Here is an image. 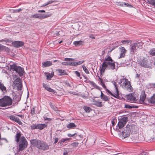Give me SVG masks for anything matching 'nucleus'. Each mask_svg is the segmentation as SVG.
Returning <instances> with one entry per match:
<instances>
[{"label": "nucleus", "instance_id": "obj_1", "mask_svg": "<svg viewBox=\"0 0 155 155\" xmlns=\"http://www.w3.org/2000/svg\"><path fill=\"white\" fill-rule=\"evenodd\" d=\"M115 68L114 62L110 56H107L102 64L101 68L100 70L101 74L103 73L106 69L113 70Z\"/></svg>", "mask_w": 155, "mask_h": 155}, {"label": "nucleus", "instance_id": "obj_2", "mask_svg": "<svg viewBox=\"0 0 155 155\" xmlns=\"http://www.w3.org/2000/svg\"><path fill=\"white\" fill-rule=\"evenodd\" d=\"M30 142L33 146L38 149L45 150L49 149L48 145L44 141L38 139H34L31 140Z\"/></svg>", "mask_w": 155, "mask_h": 155}, {"label": "nucleus", "instance_id": "obj_3", "mask_svg": "<svg viewBox=\"0 0 155 155\" xmlns=\"http://www.w3.org/2000/svg\"><path fill=\"white\" fill-rule=\"evenodd\" d=\"M21 136L20 133H17L15 137V140L17 143L19 142V149L22 151L27 147L28 142L25 138L23 136L21 137Z\"/></svg>", "mask_w": 155, "mask_h": 155}, {"label": "nucleus", "instance_id": "obj_4", "mask_svg": "<svg viewBox=\"0 0 155 155\" xmlns=\"http://www.w3.org/2000/svg\"><path fill=\"white\" fill-rule=\"evenodd\" d=\"M119 83L123 89L129 92L132 91V87L131 86L130 82L127 79L124 78L123 77L120 79Z\"/></svg>", "mask_w": 155, "mask_h": 155}, {"label": "nucleus", "instance_id": "obj_5", "mask_svg": "<svg viewBox=\"0 0 155 155\" xmlns=\"http://www.w3.org/2000/svg\"><path fill=\"white\" fill-rule=\"evenodd\" d=\"M12 103V100L9 96H5L0 99V106L5 107L11 106Z\"/></svg>", "mask_w": 155, "mask_h": 155}, {"label": "nucleus", "instance_id": "obj_6", "mask_svg": "<svg viewBox=\"0 0 155 155\" xmlns=\"http://www.w3.org/2000/svg\"><path fill=\"white\" fill-rule=\"evenodd\" d=\"M135 127V126L133 125H127L126 127V130L122 132V136L124 138L129 137L130 134H131L133 132V128H134Z\"/></svg>", "mask_w": 155, "mask_h": 155}, {"label": "nucleus", "instance_id": "obj_7", "mask_svg": "<svg viewBox=\"0 0 155 155\" xmlns=\"http://www.w3.org/2000/svg\"><path fill=\"white\" fill-rule=\"evenodd\" d=\"M143 43L142 42L134 43L131 45L129 47V50L130 54H133L136 51L137 48H142Z\"/></svg>", "mask_w": 155, "mask_h": 155}, {"label": "nucleus", "instance_id": "obj_8", "mask_svg": "<svg viewBox=\"0 0 155 155\" xmlns=\"http://www.w3.org/2000/svg\"><path fill=\"white\" fill-rule=\"evenodd\" d=\"M10 68L12 70L16 71L20 76H22L25 73L23 68L20 66H17L15 64L11 65Z\"/></svg>", "mask_w": 155, "mask_h": 155}, {"label": "nucleus", "instance_id": "obj_9", "mask_svg": "<svg viewBox=\"0 0 155 155\" xmlns=\"http://www.w3.org/2000/svg\"><path fill=\"white\" fill-rule=\"evenodd\" d=\"M51 15L52 14L49 13H47V14H34L33 15H31L30 16V18H38L41 20L49 17L51 16Z\"/></svg>", "mask_w": 155, "mask_h": 155}, {"label": "nucleus", "instance_id": "obj_10", "mask_svg": "<svg viewBox=\"0 0 155 155\" xmlns=\"http://www.w3.org/2000/svg\"><path fill=\"white\" fill-rule=\"evenodd\" d=\"M128 117H124L119 119V121L117 125L119 129L122 128L126 124L128 121Z\"/></svg>", "mask_w": 155, "mask_h": 155}, {"label": "nucleus", "instance_id": "obj_11", "mask_svg": "<svg viewBox=\"0 0 155 155\" xmlns=\"http://www.w3.org/2000/svg\"><path fill=\"white\" fill-rule=\"evenodd\" d=\"M14 85L17 87L18 90H21L22 84L21 82V80L19 78H16L13 83Z\"/></svg>", "mask_w": 155, "mask_h": 155}, {"label": "nucleus", "instance_id": "obj_12", "mask_svg": "<svg viewBox=\"0 0 155 155\" xmlns=\"http://www.w3.org/2000/svg\"><path fill=\"white\" fill-rule=\"evenodd\" d=\"M127 99L130 101L135 102L138 99L137 95L134 93L130 94L127 96Z\"/></svg>", "mask_w": 155, "mask_h": 155}, {"label": "nucleus", "instance_id": "obj_13", "mask_svg": "<svg viewBox=\"0 0 155 155\" xmlns=\"http://www.w3.org/2000/svg\"><path fill=\"white\" fill-rule=\"evenodd\" d=\"M148 61L143 59V60H140L138 61V64L140 65L143 67L148 68L149 66L148 64Z\"/></svg>", "mask_w": 155, "mask_h": 155}, {"label": "nucleus", "instance_id": "obj_14", "mask_svg": "<svg viewBox=\"0 0 155 155\" xmlns=\"http://www.w3.org/2000/svg\"><path fill=\"white\" fill-rule=\"evenodd\" d=\"M119 49L120 50V57H118V58H120L124 57L125 56V54L127 51V50L124 47H119Z\"/></svg>", "mask_w": 155, "mask_h": 155}, {"label": "nucleus", "instance_id": "obj_15", "mask_svg": "<svg viewBox=\"0 0 155 155\" xmlns=\"http://www.w3.org/2000/svg\"><path fill=\"white\" fill-rule=\"evenodd\" d=\"M12 44L15 47L18 48L23 46L24 44V43L22 41H16L13 42Z\"/></svg>", "mask_w": 155, "mask_h": 155}, {"label": "nucleus", "instance_id": "obj_16", "mask_svg": "<svg viewBox=\"0 0 155 155\" xmlns=\"http://www.w3.org/2000/svg\"><path fill=\"white\" fill-rule=\"evenodd\" d=\"M146 97L144 91H142L141 92V94L140 95V102L141 104L144 102V100Z\"/></svg>", "mask_w": 155, "mask_h": 155}, {"label": "nucleus", "instance_id": "obj_17", "mask_svg": "<svg viewBox=\"0 0 155 155\" xmlns=\"http://www.w3.org/2000/svg\"><path fill=\"white\" fill-rule=\"evenodd\" d=\"M43 87L47 90L48 91L54 93H56L55 91L51 89L49 87L47 84L43 83Z\"/></svg>", "mask_w": 155, "mask_h": 155}, {"label": "nucleus", "instance_id": "obj_18", "mask_svg": "<svg viewBox=\"0 0 155 155\" xmlns=\"http://www.w3.org/2000/svg\"><path fill=\"white\" fill-rule=\"evenodd\" d=\"M117 5H118L122 6H127L129 7H132V6L129 5L128 3L124 2H117Z\"/></svg>", "mask_w": 155, "mask_h": 155}, {"label": "nucleus", "instance_id": "obj_19", "mask_svg": "<svg viewBox=\"0 0 155 155\" xmlns=\"http://www.w3.org/2000/svg\"><path fill=\"white\" fill-rule=\"evenodd\" d=\"M0 90L3 93H5L7 92L6 87L1 82H0Z\"/></svg>", "mask_w": 155, "mask_h": 155}, {"label": "nucleus", "instance_id": "obj_20", "mask_svg": "<svg viewBox=\"0 0 155 155\" xmlns=\"http://www.w3.org/2000/svg\"><path fill=\"white\" fill-rule=\"evenodd\" d=\"M101 97L103 101H109V98H108L107 96L104 94L102 91H101Z\"/></svg>", "mask_w": 155, "mask_h": 155}, {"label": "nucleus", "instance_id": "obj_21", "mask_svg": "<svg viewBox=\"0 0 155 155\" xmlns=\"http://www.w3.org/2000/svg\"><path fill=\"white\" fill-rule=\"evenodd\" d=\"M56 71L59 75H64L67 74V73L64 70L58 69Z\"/></svg>", "mask_w": 155, "mask_h": 155}, {"label": "nucleus", "instance_id": "obj_22", "mask_svg": "<svg viewBox=\"0 0 155 155\" xmlns=\"http://www.w3.org/2000/svg\"><path fill=\"white\" fill-rule=\"evenodd\" d=\"M107 92L109 94L111 95L112 96L116 98H118L119 97V93H118V94L117 95V92L116 91L115 93H114V94H113L108 89L107 90Z\"/></svg>", "mask_w": 155, "mask_h": 155}, {"label": "nucleus", "instance_id": "obj_23", "mask_svg": "<svg viewBox=\"0 0 155 155\" xmlns=\"http://www.w3.org/2000/svg\"><path fill=\"white\" fill-rule=\"evenodd\" d=\"M101 104L102 102H101L94 101L93 102L92 104L98 107H101L102 106Z\"/></svg>", "mask_w": 155, "mask_h": 155}, {"label": "nucleus", "instance_id": "obj_24", "mask_svg": "<svg viewBox=\"0 0 155 155\" xmlns=\"http://www.w3.org/2000/svg\"><path fill=\"white\" fill-rule=\"evenodd\" d=\"M47 125L45 124H37V129L42 130L47 127Z\"/></svg>", "mask_w": 155, "mask_h": 155}, {"label": "nucleus", "instance_id": "obj_25", "mask_svg": "<svg viewBox=\"0 0 155 155\" xmlns=\"http://www.w3.org/2000/svg\"><path fill=\"white\" fill-rule=\"evenodd\" d=\"M70 140V138H67L65 139L62 138L59 140L58 143V144H60V145H62L63 144V143L65 141L68 140Z\"/></svg>", "mask_w": 155, "mask_h": 155}, {"label": "nucleus", "instance_id": "obj_26", "mask_svg": "<svg viewBox=\"0 0 155 155\" xmlns=\"http://www.w3.org/2000/svg\"><path fill=\"white\" fill-rule=\"evenodd\" d=\"M148 101L151 103L155 104V95H153L148 99Z\"/></svg>", "mask_w": 155, "mask_h": 155}, {"label": "nucleus", "instance_id": "obj_27", "mask_svg": "<svg viewBox=\"0 0 155 155\" xmlns=\"http://www.w3.org/2000/svg\"><path fill=\"white\" fill-rule=\"evenodd\" d=\"M149 54L152 56H155V48H153L150 50L148 52Z\"/></svg>", "mask_w": 155, "mask_h": 155}, {"label": "nucleus", "instance_id": "obj_28", "mask_svg": "<svg viewBox=\"0 0 155 155\" xmlns=\"http://www.w3.org/2000/svg\"><path fill=\"white\" fill-rule=\"evenodd\" d=\"M43 66L45 67H47L51 66L52 64L51 62L50 61H47L42 63Z\"/></svg>", "mask_w": 155, "mask_h": 155}, {"label": "nucleus", "instance_id": "obj_29", "mask_svg": "<svg viewBox=\"0 0 155 155\" xmlns=\"http://www.w3.org/2000/svg\"><path fill=\"white\" fill-rule=\"evenodd\" d=\"M69 129H71L76 127V125L73 123H70L67 125L66 126Z\"/></svg>", "mask_w": 155, "mask_h": 155}, {"label": "nucleus", "instance_id": "obj_30", "mask_svg": "<svg viewBox=\"0 0 155 155\" xmlns=\"http://www.w3.org/2000/svg\"><path fill=\"white\" fill-rule=\"evenodd\" d=\"M83 43V41H75L74 42V44L76 46H79Z\"/></svg>", "mask_w": 155, "mask_h": 155}, {"label": "nucleus", "instance_id": "obj_31", "mask_svg": "<svg viewBox=\"0 0 155 155\" xmlns=\"http://www.w3.org/2000/svg\"><path fill=\"white\" fill-rule=\"evenodd\" d=\"M63 85L65 87H71V84L68 81H64L63 82Z\"/></svg>", "mask_w": 155, "mask_h": 155}, {"label": "nucleus", "instance_id": "obj_32", "mask_svg": "<svg viewBox=\"0 0 155 155\" xmlns=\"http://www.w3.org/2000/svg\"><path fill=\"white\" fill-rule=\"evenodd\" d=\"M149 4L153 6H155V0H147Z\"/></svg>", "mask_w": 155, "mask_h": 155}, {"label": "nucleus", "instance_id": "obj_33", "mask_svg": "<svg viewBox=\"0 0 155 155\" xmlns=\"http://www.w3.org/2000/svg\"><path fill=\"white\" fill-rule=\"evenodd\" d=\"M83 108L84 110L86 112H89L91 110V109L89 107L85 106H84L83 107Z\"/></svg>", "mask_w": 155, "mask_h": 155}, {"label": "nucleus", "instance_id": "obj_34", "mask_svg": "<svg viewBox=\"0 0 155 155\" xmlns=\"http://www.w3.org/2000/svg\"><path fill=\"white\" fill-rule=\"evenodd\" d=\"M54 76V74L51 73V74H48L46 75L47 79L48 80H50L51 78L53 77Z\"/></svg>", "mask_w": 155, "mask_h": 155}, {"label": "nucleus", "instance_id": "obj_35", "mask_svg": "<svg viewBox=\"0 0 155 155\" xmlns=\"http://www.w3.org/2000/svg\"><path fill=\"white\" fill-rule=\"evenodd\" d=\"M49 104L51 108L53 109L54 110L57 111L58 110L57 108L54 105L52 104L51 102Z\"/></svg>", "mask_w": 155, "mask_h": 155}, {"label": "nucleus", "instance_id": "obj_36", "mask_svg": "<svg viewBox=\"0 0 155 155\" xmlns=\"http://www.w3.org/2000/svg\"><path fill=\"white\" fill-rule=\"evenodd\" d=\"M113 84L114 85V87L115 88L116 91H117V94L118 95V93H119V91H118V89L117 87V84L115 82H113Z\"/></svg>", "mask_w": 155, "mask_h": 155}, {"label": "nucleus", "instance_id": "obj_37", "mask_svg": "<svg viewBox=\"0 0 155 155\" xmlns=\"http://www.w3.org/2000/svg\"><path fill=\"white\" fill-rule=\"evenodd\" d=\"M14 121L18 123L20 125H21L22 124V122L21 121L20 119L16 117Z\"/></svg>", "mask_w": 155, "mask_h": 155}, {"label": "nucleus", "instance_id": "obj_38", "mask_svg": "<svg viewBox=\"0 0 155 155\" xmlns=\"http://www.w3.org/2000/svg\"><path fill=\"white\" fill-rule=\"evenodd\" d=\"M83 70L84 71V72L87 74H89V72L87 68L84 65H83L82 66Z\"/></svg>", "mask_w": 155, "mask_h": 155}, {"label": "nucleus", "instance_id": "obj_39", "mask_svg": "<svg viewBox=\"0 0 155 155\" xmlns=\"http://www.w3.org/2000/svg\"><path fill=\"white\" fill-rule=\"evenodd\" d=\"M121 42L123 44H128L130 42V41L129 40H124L122 41Z\"/></svg>", "mask_w": 155, "mask_h": 155}, {"label": "nucleus", "instance_id": "obj_40", "mask_svg": "<svg viewBox=\"0 0 155 155\" xmlns=\"http://www.w3.org/2000/svg\"><path fill=\"white\" fill-rule=\"evenodd\" d=\"M78 142H75L71 143V145L73 147H75L78 146Z\"/></svg>", "mask_w": 155, "mask_h": 155}, {"label": "nucleus", "instance_id": "obj_41", "mask_svg": "<svg viewBox=\"0 0 155 155\" xmlns=\"http://www.w3.org/2000/svg\"><path fill=\"white\" fill-rule=\"evenodd\" d=\"M30 113L32 115H34L35 114V108L34 107L31 108Z\"/></svg>", "mask_w": 155, "mask_h": 155}, {"label": "nucleus", "instance_id": "obj_42", "mask_svg": "<svg viewBox=\"0 0 155 155\" xmlns=\"http://www.w3.org/2000/svg\"><path fill=\"white\" fill-rule=\"evenodd\" d=\"M65 61H74L75 59L73 58H66L64 59Z\"/></svg>", "mask_w": 155, "mask_h": 155}, {"label": "nucleus", "instance_id": "obj_43", "mask_svg": "<svg viewBox=\"0 0 155 155\" xmlns=\"http://www.w3.org/2000/svg\"><path fill=\"white\" fill-rule=\"evenodd\" d=\"M31 128L32 129H37V124H32L31 126Z\"/></svg>", "mask_w": 155, "mask_h": 155}, {"label": "nucleus", "instance_id": "obj_44", "mask_svg": "<svg viewBox=\"0 0 155 155\" xmlns=\"http://www.w3.org/2000/svg\"><path fill=\"white\" fill-rule=\"evenodd\" d=\"M16 117L15 116H14L11 115L10 116L9 118L11 120H12L14 121V120Z\"/></svg>", "mask_w": 155, "mask_h": 155}, {"label": "nucleus", "instance_id": "obj_45", "mask_svg": "<svg viewBox=\"0 0 155 155\" xmlns=\"http://www.w3.org/2000/svg\"><path fill=\"white\" fill-rule=\"evenodd\" d=\"M124 107L126 108L131 109L132 108V106H130L129 104H125Z\"/></svg>", "mask_w": 155, "mask_h": 155}, {"label": "nucleus", "instance_id": "obj_46", "mask_svg": "<svg viewBox=\"0 0 155 155\" xmlns=\"http://www.w3.org/2000/svg\"><path fill=\"white\" fill-rule=\"evenodd\" d=\"M84 61H79L76 62V64L77 65L81 64H82L84 62Z\"/></svg>", "mask_w": 155, "mask_h": 155}, {"label": "nucleus", "instance_id": "obj_47", "mask_svg": "<svg viewBox=\"0 0 155 155\" xmlns=\"http://www.w3.org/2000/svg\"><path fill=\"white\" fill-rule=\"evenodd\" d=\"M54 138V143L56 144L58 141L59 139L58 138H57V137H56L55 138Z\"/></svg>", "mask_w": 155, "mask_h": 155}, {"label": "nucleus", "instance_id": "obj_48", "mask_svg": "<svg viewBox=\"0 0 155 155\" xmlns=\"http://www.w3.org/2000/svg\"><path fill=\"white\" fill-rule=\"evenodd\" d=\"M77 134L76 133H74L73 134H68V137H73V136L75 135L76 134Z\"/></svg>", "mask_w": 155, "mask_h": 155}, {"label": "nucleus", "instance_id": "obj_49", "mask_svg": "<svg viewBox=\"0 0 155 155\" xmlns=\"http://www.w3.org/2000/svg\"><path fill=\"white\" fill-rule=\"evenodd\" d=\"M89 37L92 39H95V37H94V36L93 34H90L89 35Z\"/></svg>", "mask_w": 155, "mask_h": 155}, {"label": "nucleus", "instance_id": "obj_50", "mask_svg": "<svg viewBox=\"0 0 155 155\" xmlns=\"http://www.w3.org/2000/svg\"><path fill=\"white\" fill-rule=\"evenodd\" d=\"M68 62H62L61 64L63 65H68Z\"/></svg>", "mask_w": 155, "mask_h": 155}, {"label": "nucleus", "instance_id": "obj_51", "mask_svg": "<svg viewBox=\"0 0 155 155\" xmlns=\"http://www.w3.org/2000/svg\"><path fill=\"white\" fill-rule=\"evenodd\" d=\"M55 2V1H52V0H51L50 1H49L47 3V4L48 5L49 4H51L53 2Z\"/></svg>", "mask_w": 155, "mask_h": 155}, {"label": "nucleus", "instance_id": "obj_52", "mask_svg": "<svg viewBox=\"0 0 155 155\" xmlns=\"http://www.w3.org/2000/svg\"><path fill=\"white\" fill-rule=\"evenodd\" d=\"M75 73L76 74V75H77L78 77H79L80 76V74L79 72H78V71H75Z\"/></svg>", "mask_w": 155, "mask_h": 155}, {"label": "nucleus", "instance_id": "obj_53", "mask_svg": "<svg viewBox=\"0 0 155 155\" xmlns=\"http://www.w3.org/2000/svg\"><path fill=\"white\" fill-rule=\"evenodd\" d=\"M101 84L104 88H106V86L105 84L103 82H102V83H101Z\"/></svg>", "mask_w": 155, "mask_h": 155}, {"label": "nucleus", "instance_id": "obj_54", "mask_svg": "<svg viewBox=\"0 0 155 155\" xmlns=\"http://www.w3.org/2000/svg\"><path fill=\"white\" fill-rule=\"evenodd\" d=\"M91 84L94 87L96 85V84L93 81L91 82Z\"/></svg>", "mask_w": 155, "mask_h": 155}, {"label": "nucleus", "instance_id": "obj_55", "mask_svg": "<svg viewBox=\"0 0 155 155\" xmlns=\"http://www.w3.org/2000/svg\"><path fill=\"white\" fill-rule=\"evenodd\" d=\"M38 12H45V11L44 10H39L38 11Z\"/></svg>", "mask_w": 155, "mask_h": 155}, {"label": "nucleus", "instance_id": "obj_56", "mask_svg": "<svg viewBox=\"0 0 155 155\" xmlns=\"http://www.w3.org/2000/svg\"><path fill=\"white\" fill-rule=\"evenodd\" d=\"M77 65L76 62H72V66H76Z\"/></svg>", "mask_w": 155, "mask_h": 155}, {"label": "nucleus", "instance_id": "obj_57", "mask_svg": "<svg viewBox=\"0 0 155 155\" xmlns=\"http://www.w3.org/2000/svg\"><path fill=\"white\" fill-rule=\"evenodd\" d=\"M1 139L5 140L7 143H8V141L5 138H1Z\"/></svg>", "mask_w": 155, "mask_h": 155}, {"label": "nucleus", "instance_id": "obj_58", "mask_svg": "<svg viewBox=\"0 0 155 155\" xmlns=\"http://www.w3.org/2000/svg\"><path fill=\"white\" fill-rule=\"evenodd\" d=\"M94 87L98 89H100V87L97 86V85H95V86Z\"/></svg>", "mask_w": 155, "mask_h": 155}, {"label": "nucleus", "instance_id": "obj_59", "mask_svg": "<svg viewBox=\"0 0 155 155\" xmlns=\"http://www.w3.org/2000/svg\"><path fill=\"white\" fill-rule=\"evenodd\" d=\"M98 78H99V80L100 81L101 83H102V82H103V80L102 79H101V78H100L99 76H98Z\"/></svg>", "mask_w": 155, "mask_h": 155}, {"label": "nucleus", "instance_id": "obj_60", "mask_svg": "<svg viewBox=\"0 0 155 155\" xmlns=\"http://www.w3.org/2000/svg\"><path fill=\"white\" fill-rule=\"evenodd\" d=\"M68 65L72 66V62H68Z\"/></svg>", "mask_w": 155, "mask_h": 155}, {"label": "nucleus", "instance_id": "obj_61", "mask_svg": "<svg viewBox=\"0 0 155 155\" xmlns=\"http://www.w3.org/2000/svg\"><path fill=\"white\" fill-rule=\"evenodd\" d=\"M69 92L71 94H74V95H76V93H74V92H72L71 91H70Z\"/></svg>", "mask_w": 155, "mask_h": 155}, {"label": "nucleus", "instance_id": "obj_62", "mask_svg": "<svg viewBox=\"0 0 155 155\" xmlns=\"http://www.w3.org/2000/svg\"><path fill=\"white\" fill-rule=\"evenodd\" d=\"M140 75H139L138 74H137L135 75L136 78H138Z\"/></svg>", "mask_w": 155, "mask_h": 155}, {"label": "nucleus", "instance_id": "obj_63", "mask_svg": "<svg viewBox=\"0 0 155 155\" xmlns=\"http://www.w3.org/2000/svg\"><path fill=\"white\" fill-rule=\"evenodd\" d=\"M48 5L47 4H47H43V5H42L41 6V7H45Z\"/></svg>", "mask_w": 155, "mask_h": 155}, {"label": "nucleus", "instance_id": "obj_64", "mask_svg": "<svg viewBox=\"0 0 155 155\" xmlns=\"http://www.w3.org/2000/svg\"><path fill=\"white\" fill-rule=\"evenodd\" d=\"M63 155H68V153L67 152H64Z\"/></svg>", "mask_w": 155, "mask_h": 155}]
</instances>
